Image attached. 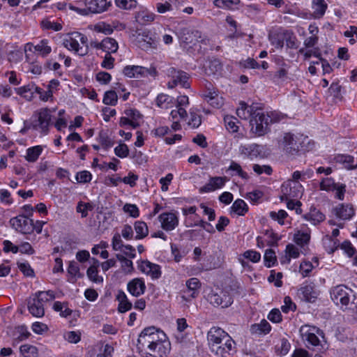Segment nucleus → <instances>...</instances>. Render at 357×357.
<instances>
[{
    "label": "nucleus",
    "instance_id": "1",
    "mask_svg": "<svg viewBox=\"0 0 357 357\" xmlns=\"http://www.w3.org/2000/svg\"><path fill=\"white\" fill-rule=\"evenodd\" d=\"M210 351L219 357H227L235 350V342L229 335L219 327H212L207 333Z\"/></svg>",
    "mask_w": 357,
    "mask_h": 357
},
{
    "label": "nucleus",
    "instance_id": "2",
    "mask_svg": "<svg viewBox=\"0 0 357 357\" xmlns=\"http://www.w3.org/2000/svg\"><path fill=\"white\" fill-rule=\"evenodd\" d=\"M166 337V334L159 328L154 326L145 328L139 335L138 348L146 351L160 340H165Z\"/></svg>",
    "mask_w": 357,
    "mask_h": 357
},
{
    "label": "nucleus",
    "instance_id": "3",
    "mask_svg": "<svg viewBox=\"0 0 357 357\" xmlns=\"http://www.w3.org/2000/svg\"><path fill=\"white\" fill-rule=\"evenodd\" d=\"M63 45L79 56H85L89 52L87 37L79 32H73L63 40Z\"/></svg>",
    "mask_w": 357,
    "mask_h": 357
},
{
    "label": "nucleus",
    "instance_id": "4",
    "mask_svg": "<svg viewBox=\"0 0 357 357\" xmlns=\"http://www.w3.org/2000/svg\"><path fill=\"white\" fill-rule=\"evenodd\" d=\"M52 110L48 108H41L34 112L31 117L32 129L39 131L41 133L47 134L50 126Z\"/></svg>",
    "mask_w": 357,
    "mask_h": 357
},
{
    "label": "nucleus",
    "instance_id": "5",
    "mask_svg": "<svg viewBox=\"0 0 357 357\" xmlns=\"http://www.w3.org/2000/svg\"><path fill=\"white\" fill-rule=\"evenodd\" d=\"M305 141H307L309 143L307 137L285 133L280 146L286 155L294 156L299 152L300 148H303Z\"/></svg>",
    "mask_w": 357,
    "mask_h": 357
},
{
    "label": "nucleus",
    "instance_id": "6",
    "mask_svg": "<svg viewBox=\"0 0 357 357\" xmlns=\"http://www.w3.org/2000/svg\"><path fill=\"white\" fill-rule=\"evenodd\" d=\"M331 297L335 303L342 306H347L353 296V291L344 285L340 284L333 287L331 291Z\"/></svg>",
    "mask_w": 357,
    "mask_h": 357
},
{
    "label": "nucleus",
    "instance_id": "7",
    "mask_svg": "<svg viewBox=\"0 0 357 357\" xmlns=\"http://www.w3.org/2000/svg\"><path fill=\"white\" fill-rule=\"evenodd\" d=\"M207 301L214 307H228L233 303V298L229 292L220 290L218 292L211 290L206 296Z\"/></svg>",
    "mask_w": 357,
    "mask_h": 357
},
{
    "label": "nucleus",
    "instance_id": "8",
    "mask_svg": "<svg viewBox=\"0 0 357 357\" xmlns=\"http://www.w3.org/2000/svg\"><path fill=\"white\" fill-rule=\"evenodd\" d=\"M251 132L257 136H263L269 132V126L265 118V113L262 109L258 111L250 119Z\"/></svg>",
    "mask_w": 357,
    "mask_h": 357
},
{
    "label": "nucleus",
    "instance_id": "9",
    "mask_svg": "<svg viewBox=\"0 0 357 357\" xmlns=\"http://www.w3.org/2000/svg\"><path fill=\"white\" fill-rule=\"evenodd\" d=\"M282 195L280 197L281 202L284 199H297L302 196L303 188L299 182L286 181L281 187Z\"/></svg>",
    "mask_w": 357,
    "mask_h": 357
},
{
    "label": "nucleus",
    "instance_id": "10",
    "mask_svg": "<svg viewBox=\"0 0 357 357\" xmlns=\"http://www.w3.org/2000/svg\"><path fill=\"white\" fill-rule=\"evenodd\" d=\"M167 75L171 78V80L167 83L168 88L173 89L177 85H180L185 89L190 87L189 77L185 72L171 67L167 70Z\"/></svg>",
    "mask_w": 357,
    "mask_h": 357
},
{
    "label": "nucleus",
    "instance_id": "11",
    "mask_svg": "<svg viewBox=\"0 0 357 357\" xmlns=\"http://www.w3.org/2000/svg\"><path fill=\"white\" fill-rule=\"evenodd\" d=\"M10 224L15 230L24 234H31L34 231L33 220L24 215L11 218Z\"/></svg>",
    "mask_w": 357,
    "mask_h": 357
},
{
    "label": "nucleus",
    "instance_id": "12",
    "mask_svg": "<svg viewBox=\"0 0 357 357\" xmlns=\"http://www.w3.org/2000/svg\"><path fill=\"white\" fill-rule=\"evenodd\" d=\"M320 330L314 326L304 325L300 328V334L302 340L305 342L307 347L310 345L314 347H319L321 345V341L317 337L319 334Z\"/></svg>",
    "mask_w": 357,
    "mask_h": 357
},
{
    "label": "nucleus",
    "instance_id": "13",
    "mask_svg": "<svg viewBox=\"0 0 357 357\" xmlns=\"http://www.w3.org/2000/svg\"><path fill=\"white\" fill-rule=\"evenodd\" d=\"M123 73L130 78H140L148 75H155V68H147L140 66H127L123 70Z\"/></svg>",
    "mask_w": 357,
    "mask_h": 357
},
{
    "label": "nucleus",
    "instance_id": "14",
    "mask_svg": "<svg viewBox=\"0 0 357 357\" xmlns=\"http://www.w3.org/2000/svg\"><path fill=\"white\" fill-rule=\"evenodd\" d=\"M138 268L143 273L150 276L153 280L158 279L161 276L159 265L151 263L148 260L138 261Z\"/></svg>",
    "mask_w": 357,
    "mask_h": 357
},
{
    "label": "nucleus",
    "instance_id": "15",
    "mask_svg": "<svg viewBox=\"0 0 357 357\" xmlns=\"http://www.w3.org/2000/svg\"><path fill=\"white\" fill-rule=\"evenodd\" d=\"M261 109L258 104L253 103L251 105H248L245 102L241 101L239 102V106L236 109V114L240 119L248 120L250 118L252 119L253 116Z\"/></svg>",
    "mask_w": 357,
    "mask_h": 357
},
{
    "label": "nucleus",
    "instance_id": "16",
    "mask_svg": "<svg viewBox=\"0 0 357 357\" xmlns=\"http://www.w3.org/2000/svg\"><path fill=\"white\" fill-rule=\"evenodd\" d=\"M161 227L167 231L174 230L178 225V218L176 214L172 212H165L158 216Z\"/></svg>",
    "mask_w": 357,
    "mask_h": 357
},
{
    "label": "nucleus",
    "instance_id": "17",
    "mask_svg": "<svg viewBox=\"0 0 357 357\" xmlns=\"http://www.w3.org/2000/svg\"><path fill=\"white\" fill-rule=\"evenodd\" d=\"M201 287L199 280L196 278H190L186 281L185 291H183V294L181 296L183 301H188L190 298H196L199 294V290Z\"/></svg>",
    "mask_w": 357,
    "mask_h": 357
},
{
    "label": "nucleus",
    "instance_id": "18",
    "mask_svg": "<svg viewBox=\"0 0 357 357\" xmlns=\"http://www.w3.org/2000/svg\"><path fill=\"white\" fill-rule=\"evenodd\" d=\"M228 181L226 176L210 177L208 182L199 190L200 193H206L222 188Z\"/></svg>",
    "mask_w": 357,
    "mask_h": 357
},
{
    "label": "nucleus",
    "instance_id": "19",
    "mask_svg": "<svg viewBox=\"0 0 357 357\" xmlns=\"http://www.w3.org/2000/svg\"><path fill=\"white\" fill-rule=\"evenodd\" d=\"M335 215L343 220H350L355 214L353 206L349 204H339L333 208Z\"/></svg>",
    "mask_w": 357,
    "mask_h": 357
},
{
    "label": "nucleus",
    "instance_id": "20",
    "mask_svg": "<svg viewBox=\"0 0 357 357\" xmlns=\"http://www.w3.org/2000/svg\"><path fill=\"white\" fill-rule=\"evenodd\" d=\"M127 289L132 296L135 297L144 294L146 290L144 280L139 278L131 280L127 284Z\"/></svg>",
    "mask_w": 357,
    "mask_h": 357
},
{
    "label": "nucleus",
    "instance_id": "21",
    "mask_svg": "<svg viewBox=\"0 0 357 357\" xmlns=\"http://www.w3.org/2000/svg\"><path fill=\"white\" fill-rule=\"evenodd\" d=\"M88 13H101L106 11L111 6L107 0H86L85 2Z\"/></svg>",
    "mask_w": 357,
    "mask_h": 357
},
{
    "label": "nucleus",
    "instance_id": "22",
    "mask_svg": "<svg viewBox=\"0 0 357 357\" xmlns=\"http://www.w3.org/2000/svg\"><path fill=\"white\" fill-rule=\"evenodd\" d=\"M170 350L171 343L167 337L165 340H160L148 349V351L158 355L159 357H167Z\"/></svg>",
    "mask_w": 357,
    "mask_h": 357
},
{
    "label": "nucleus",
    "instance_id": "23",
    "mask_svg": "<svg viewBox=\"0 0 357 357\" xmlns=\"http://www.w3.org/2000/svg\"><path fill=\"white\" fill-rule=\"evenodd\" d=\"M298 294L301 298L307 302H313L317 298L314 284L311 282H305L298 289Z\"/></svg>",
    "mask_w": 357,
    "mask_h": 357
},
{
    "label": "nucleus",
    "instance_id": "24",
    "mask_svg": "<svg viewBox=\"0 0 357 357\" xmlns=\"http://www.w3.org/2000/svg\"><path fill=\"white\" fill-rule=\"evenodd\" d=\"M239 153L244 157L253 159L261 155V147L257 144L241 145L239 147Z\"/></svg>",
    "mask_w": 357,
    "mask_h": 357
},
{
    "label": "nucleus",
    "instance_id": "25",
    "mask_svg": "<svg viewBox=\"0 0 357 357\" xmlns=\"http://www.w3.org/2000/svg\"><path fill=\"white\" fill-rule=\"evenodd\" d=\"M303 218L312 225L317 226L326 219L325 215L315 207H311L310 211L305 214Z\"/></svg>",
    "mask_w": 357,
    "mask_h": 357
},
{
    "label": "nucleus",
    "instance_id": "26",
    "mask_svg": "<svg viewBox=\"0 0 357 357\" xmlns=\"http://www.w3.org/2000/svg\"><path fill=\"white\" fill-rule=\"evenodd\" d=\"M28 309L29 312L34 317H42L45 314L44 305L34 296L29 298Z\"/></svg>",
    "mask_w": 357,
    "mask_h": 357
},
{
    "label": "nucleus",
    "instance_id": "27",
    "mask_svg": "<svg viewBox=\"0 0 357 357\" xmlns=\"http://www.w3.org/2000/svg\"><path fill=\"white\" fill-rule=\"evenodd\" d=\"M284 29H280L269 33L268 39L271 44L276 49H282L284 45Z\"/></svg>",
    "mask_w": 357,
    "mask_h": 357
},
{
    "label": "nucleus",
    "instance_id": "28",
    "mask_svg": "<svg viewBox=\"0 0 357 357\" xmlns=\"http://www.w3.org/2000/svg\"><path fill=\"white\" fill-rule=\"evenodd\" d=\"M26 46H29V51H32L31 47H33L35 52H37L40 55L43 57L47 56L52 51V47L49 45V41L47 39L41 40L37 45L33 46L31 44L28 43Z\"/></svg>",
    "mask_w": 357,
    "mask_h": 357
},
{
    "label": "nucleus",
    "instance_id": "29",
    "mask_svg": "<svg viewBox=\"0 0 357 357\" xmlns=\"http://www.w3.org/2000/svg\"><path fill=\"white\" fill-rule=\"evenodd\" d=\"M328 5L324 0H313L312 8L313 10L312 16L315 19H319L324 16Z\"/></svg>",
    "mask_w": 357,
    "mask_h": 357
},
{
    "label": "nucleus",
    "instance_id": "30",
    "mask_svg": "<svg viewBox=\"0 0 357 357\" xmlns=\"http://www.w3.org/2000/svg\"><path fill=\"white\" fill-rule=\"evenodd\" d=\"M203 97L214 107L219 108L223 104L222 98L218 96L216 91H211L210 89L203 94Z\"/></svg>",
    "mask_w": 357,
    "mask_h": 357
},
{
    "label": "nucleus",
    "instance_id": "31",
    "mask_svg": "<svg viewBox=\"0 0 357 357\" xmlns=\"http://www.w3.org/2000/svg\"><path fill=\"white\" fill-rule=\"evenodd\" d=\"M102 50L106 54H112L116 53L119 49L117 41L110 37H106L102 40Z\"/></svg>",
    "mask_w": 357,
    "mask_h": 357
},
{
    "label": "nucleus",
    "instance_id": "32",
    "mask_svg": "<svg viewBox=\"0 0 357 357\" xmlns=\"http://www.w3.org/2000/svg\"><path fill=\"white\" fill-rule=\"evenodd\" d=\"M116 299L119 301L118 310L119 312L123 313L132 308V304L128 301L127 296L123 291L119 292Z\"/></svg>",
    "mask_w": 357,
    "mask_h": 357
},
{
    "label": "nucleus",
    "instance_id": "33",
    "mask_svg": "<svg viewBox=\"0 0 357 357\" xmlns=\"http://www.w3.org/2000/svg\"><path fill=\"white\" fill-rule=\"evenodd\" d=\"M125 115L128 116L130 119V126L132 128H136L139 126L140 121L142 119V115L139 111L135 109H129L125 111Z\"/></svg>",
    "mask_w": 357,
    "mask_h": 357
},
{
    "label": "nucleus",
    "instance_id": "34",
    "mask_svg": "<svg viewBox=\"0 0 357 357\" xmlns=\"http://www.w3.org/2000/svg\"><path fill=\"white\" fill-rule=\"evenodd\" d=\"M43 149L42 146L38 145L26 149L25 159L29 162H35L42 153Z\"/></svg>",
    "mask_w": 357,
    "mask_h": 357
},
{
    "label": "nucleus",
    "instance_id": "35",
    "mask_svg": "<svg viewBox=\"0 0 357 357\" xmlns=\"http://www.w3.org/2000/svg\"><path fill=\"white\" fill-rule=\"evenodd\" d=\"M134 229L136 232L135 238L142 239L149 234V229L146 222L143 221H137L134 224Z\"/></svg>",
    "mask_w": 357,
    "mask_h": 357
},
{
    "label": "nucleus",
    "instance_id": "36",
    "mask_svg": "<svg viewBox=\"0 0 357 357\" xmlns=\"http://www.w3.org/2000/svg\"><path fill=\"white\" fill-rule=\"evenodd\" d=\"M271 329L270 324L265 319L261 320L259 324H255L251 326L252 333L259 335L267 334L270 332Z\"/></svg>",
    "mask_w": 357,
    "mask_h": 357
},
{
    "label": "nucleus",
    "instance_id": "37",
    "mask_svg": "<svg viewBox=\"0 0 357 357\" xmlns=\"http://www.w3.org/2000/svg\"><path fill=\"white\" fill-rule=\"evenodd\" d=\"M116 259L121 262L122 271L126 273H130L133 271L132 261L122 254H116Z\"/></svg>",
    "mask_w": 357,
    "mask_h": 357
},
{
    "label": "nucleus",
    "instance_id": "38",
    "mask_svg": "<svg viewBox=\"0 0 357 357\" xmlns=\"http://www.w3.org/2000/svg\"><path fill=\"white\" fill-rule=\"evenodd\" d=\"M284 43L287 48L297 49L298 47V41L293 31L285 30Z\"/></svg>",
    "mask_w": 357,
    "mask_h": 357
},
{
    "label": "nucleus",
    "instance_id": "39",
    "mask_svg": "<svg viewBox=\"0 0 357 357\" xmlns=\"http://www.w3.org/2000/svg\"><path fill=\"white\" fill-rule=\"evenodd\" d=\"M213 3L219 8L234 10L240 3V0H214Z\"/></svg>",
    "mask_w": 357,
    "mask_h": 357
},
{
    "label": "nucleus",
    "instance_id": "40",
    "mask_svg": "<svg viewBox=\"0 0 357 357\" xmlns=\"http://www.w3.org/2000/svg\"><path fill=\"white\" fill-rule=\"evenodd\" d=\"M231 211L238 215H244L248 211L247 204L241 199H236L231 206Z\"/></svg>",
    "mask_w": 357,
    "mask_h": 357
},
{
    "label": "nucleus",
    "instance_id": "41",
    "mask_svg": "<svg viewBox=\"0 0 357 357\" xmlns=\"http://www.w3.org/2000/svg\"><path fill=\"white\" fill-rule=\"evenodd\" d=\"M53 309L56 312H59L60 316L63 317H68L73 312L72 310L68 307L67 303H61L60 301H56L54 303Z\"/></svg>",
    "mask_w": 357,
    "mask_h": 357
},
{
    "label": "nucleus",
    "instance_id": "42",
    "mask_svg": "<svg viewBox=\"0 0 357 357\" xmlns=\"http://www.w3.org/2000/svg\"><path fill=\"white\" fill-rule=\"evenodd\" d=\"M294 241L295 243L300 245L303 246L304 245H306L308 243V242L310 240V234L307 231H298L294 234Z\"/></svg>",
    "mask_w": 357,
    "mask_h": 357
},
{
    "label": "nucleus",
    "instance_id": "43",
    "mask_svg": "<svg viewBox=\"0 0 357 357\" xmlns=\"http://www.w3.org/2000/svg\"><path fill=\"white\" fill-rule=\"evenodd\" d=\"M300 54L303 55L305 59H309L311 56H314L319 59L321 57L320 49L319 47H314L312 49L306 50L302 47L298 50Z\"/></svg>",
    "mask_w": 357,
    "mask_h": 357
},
{
    "label": "nucleus",
    "instance_id": "44",
    "mask_svg": "<svg viewBox=\"0 0 357 357\" xmlns=\"http://www.w3.org/2000/svg\"><path fill=\"white\" fill-rule=\"evenodd\" d=\"M139 47L145 51H151L156 49V43L151 38L146 37L138 40Z\"/></svg>",
    "mask_w": 357,
    "mask_h": 357
},
{
    "label": "nucleus",
    "instance_id": "45",
    "mask_svg": "<svg viewBox=\"0 0 357 357\" xmlns=\"http://www.w3.org/2000/svg\"><path fill=\"white\" fill-rule=\"evenodd\" d=\"M36 298L42 303L44 305L45 303L50 300H53L55 298L54 294L52 291H39L33 295Z\"/></svg>",
    "mask_w": 357,
    "mask_h": 357
},
{
    "label": "nucleus",
    "instance_id": "46",
    "mask_svg": "<svg viewBox=\"0 0 357 357\" xmlns=\"http://www.w3.org/2000/svg\"><path fill=\"white\" fill-rule=\"evenodd\" d=\"M21 354L24 357H37L38 349L35 346L30 344L22 345L20 348Z\"/></svg>",
    "mask_w": 357,
    "mask_h": 357
},
{
    "label": "nucleus",
    "instance_id": "47",
    "mask_svg": "<svg viewBox=\"0 0 357 357\" xmlns=\"http://www.w3.org/2000/svg\"><path fill=\"white\" fill-rule=\"evenodd\" d=\"M94 31L105 35H110L113 33L114 29L109 24L100 22L94 25Z\"/></svg>",
    "mask_w": 357,
    "mask_h": 357
},
{
    "label": "nucleus",
    "instance_id": "48",
    "mask_svg": "<svg viewBox=\"0 0 357 357\" xmlns=\"http://www.w3.org/2000/svg\"><path fill=\"white\" fill-rule=\"evenodd\" d=\"M337 183H335L332 178H324L320 183L319 188L321 190L325 191H334V188H335Z\"/></svg>",
    "mask_w": 357,
    "mask_h": 357
},
{
    "label": "nucleus",
    "instance_id": "49",
    "mask_svg": "<svg viewBox=\"0 0 357 357\" xmlns=\"http://www.w3.org/2000/svg\"><path fill=\"white\" fill-rule=\"evenodd\" d=\"M116 6L123 10H132L137 6L136 0H115Z\"/></svg>",
    "mask_w": 357,
    "mask_h": 357
},
{
    "label": "nucleus",
    "instance_id": "50",
    "mask_svg": "<svg viewBox=\"0 0 357 357\" xmlns=\"http://www.w3.org/2000/svg\"><path fill=\"white\" fill-rule=\"evenodd\" d=\"M30 54H26V60L28 61V72L38 75L42 73V66L38 62H31L29 59Z\"/></svg>",
    "mask_w": 357,
    "mask_h": 357
},
{
    "label": "nucleus",
    "instance_id": "51",
    "mask_svg": "<svg viewBox=\"0 0 357 357\" xmlns=\"http://www.w3.org/2000/svg\"><path fill=\"white\" fill-rule=\"evenodd\" d=\"M264 264L267 267H271L275 265L277 261L275 252L271 250H266L264 254Z\"/></svg>",
    "mask_w": 357,
    "mask_h": 357
},
{
    "label": "nucleus",
    "instance_id": "52",
    "mask_svg": "<svg viewBox=\"0 0 357 357\" xmlns=\"http://www.w3.org/2000/svg\"><path fill=\"white\" fill-rule=\"evenodd\" d=\"M118 100V96L114 91H108L105 93L102 102L107 105H115Z\"/></svg>",
    "mask_w": 357,
    "mask_h": 357
},
{
    "label": "nucleus",
    "instance_id": "53",
    "mask_svg": "<svg viewBox=\"0 0 357 357\" xmlns=\"http://www.w3.org/2000/svg\"><path fill=\"white\" fill-rule=\"evenodd\" d=\"M41 27L45 30H53L55 31L62 29V25L61 24L52 22L49 19H45L41 22Z\"/></svg>",
    "mask_w": 357,
    "mask_h": 357
},
{
    "label": "nucleus",
    "instance_id": "54",
    "mask_svg": "<svg viewBox=\"0 0 357 357\" xmlns=\"http://www.w3.org/2000/svg\"><path fill=\"white\" fill-rule=\"evenodd\" d=\"M324 243L326 251L331 254L337 248V243L332 238V236L326 235L324 238Z\"/></svg>",
    "mask_w": 357,
    "mask_h": 357
},
{
    "label": "nucleus",
    "instance_id": "55",
    "mask_svg": "<svg viewBox=\"0 0 357 357\" xmlns=\"http://www.w3.org/2000/svg\"><path fill=\"white\" fill-rule=\"evenodd\" d=\"M93 206L90 203H85L82 201L77 203L76 211L81 213L82 218H86L88 215V211H91Z\"/></svg>",
    "mask_w": 357,
    "mask_h": 357
},
{
    "label": "nucleus",
    "instance_id": "56",
    "mask_svg": "<svg viewBox=\"0 0 357 357\" xmlns=\"http://www.w3.org/2000/svg\"><path fill=\"white\" fill-rule=\"evenodd\" d=\"M224 121L227 129L231 132H236L238 130V126L236 125L237 119L233 116H226L224 118Z\"/></svg>",
    "mask_w": 357,
    "mask_h": 357
},
{
    "label": "nucleus",
    "instance_id": "57",
    "mask_svg": "<svg viewBox=\"0 0 357 357\" xmlns=\"http://www.w3.org/2000/svg\"><path fill=\"white\" fill-rule=\"evenodd\" d=\"M15 90L18 95L26 97L28 93H32L33 90H38V87L36 86L34 84L31 83L27 85L16 88Z\"/></svg>",
    "mask_w": 357,
    "mask_h": 357
},
{
    "label": "nucleus",
    "instance_id": "58",
    "mask_svg": "<svg viewBox=\"0 0 357 357\" xmlns=\"http://www.w3.org/2000/svg\"><path fill=\"white\" fill-rule=\"evenodd\" d=\"M227 171L235 172V174H237L242 178L247 179L248 178V174L243 172L241 165L234 161H231L229 167L227 169Z\"/></svg>",
    "mask_w": 357,
    "mask_h": 357
},
{
    "label": "nucleus",
    "instance_id": "59",
    "mask_svg": "<svg viewBox=\"0 0 357 357\" xmlns=\"http://www.w3.org/2000/svg\"><path fill=\"white\" fill-rule=\"evenodd\" d=\"M98 268H95V266L89 267L86 271V275L90 280L96 283H100L103 281V279L102 277L98 276Z\"/></svg>",
    "mask_w": 357,
    "mask_h": 357
},
{
    "label": "nucleus",
    "instance_id": "60",
    "mask_svg": "<svg viewBox=\"0 0 357 357\" xmlns=\"http://www.w3.org/2000/svg\"><path fill=\"white\" fill-rule=\"evenodd\" d=\"M172 98L166 94H159L156 98V104L161 108H167L169 104L172 102Z\"/></svg>",
    "mask_w": 357,
    "mask_h": 357
},
{
    "label": "nucleus",
    "instance_id": "61",
    "mask_svg": "<svg viewBox=\"0 0 357 357\" xmlns=\"http://www.w3.org/2000/svg\"><path fill=\"white\" fill-rule=\"evenodd\" d=\"M265 118L268 121V126H270L272 123L281 121L283 119V116L280 113L274 111L265 114Z\"/></svg>",
    "mask_w": 357,
    "mask_h": 357
},
{
    "label": "nucleus",
    "instance_id": "62",
    "mask_svg": "<svg viewBox=\"0 0 357 357\" xmlns=\"http://www.w3.org/2000/svg\"><path fill=\"white\" fill-rule=\"evenodd\" d=\"M170 116L173 121L183 119L187 116V112L183 107H176V109L172 110Z\"/></svg>",
    "mask_w": 357,
    "mask_h": 357
},
{
    "label": "nucleus",
    "instance_id": "63",
    "mask_svg": "<svg viewBox=\"0 0 357 357\" xmlns=\"http://www.w3.org/2000/svg\"><path fill=\"white\" fill-rule=\"evenodd\" d=\"M98 140L101 144L102 146L105 149H108L114 145L113 142L111 140V139L108 137L107 134L104 132H100L99 133Z\"/></svg>",
    "mask_w": 357,
    "mask_h": 357
},
{
    "label": "nucleus",
    "instance_id": "64",
    "mask_svg": "<svg viewBox=\"0 0 357 357\" xmlns=\"http://www.w3.org/2000/svg\"><path fill=\"white\" fill-rule=\"evenodd\" d=\"M125 245L123 243L121 236L119 233H115L112 239V246L114 251L120 250Z\"/></svg>",
    "mask_w": 357,
    "mask_h": 357
}]
</instances>
